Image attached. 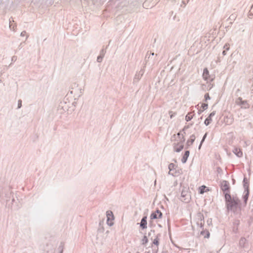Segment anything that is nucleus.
Here are the masks:
<instances>
[{"mask_svg": "<svg viewBox=\"0 0 253 253\" xmlns=\"http://www.w3.org/2000/svg\"><path fill=\"white\" fill-rule=\"evenodd\" d=\"M162 213L159 210L153 212L150 215V219L151 220L159 219L162 217Z\"/></svg>", "mask_w": 253, "mask_h": 253, "instance_id": "6", "label": "nucleus"}, {"mask_svg": "<svg viewBox=\"0 0 253 253\" xmlns=\"http://www.w3.org/2000/svg\"><path fill=\"white\" fill-rule=\"evenodd\" d=\"M211 116H209L205 121V124L206 126L209 125L211 121Z\"/></svg>", "mask_w": 253, "mask_h": 253, "instance_id": "14", "label": "nucleus"}, {"mask_svg": "<svg viewBox=\"0 0 253 253\" xmlns=\"http://www.w3.org/2000/svg\"><path fill=\"white\" fill-rule=\"evenodd\" d=\"M203 78L205 81H207V83L212 82L214 79L213 76H211L210 75L209 71L207 68L204 69Z\"/></svg>", "mask_w": 253, "mask_h": 253, "instance_id": "4", "label": "nucleus"}, {"mask_svg": "<svg viewBox=\"0 0 253 253\" xmlns=\"http://www.w3.org/2000/svg\"><path fill=\"white\" fill-rule=\"evenodd\" d=\"M224 48H225L226 50H228L229 49V44H226L224 46Z\"/></svg>", "mask_w": 253, "mask_h": 253, "instance_id": "17", "label": "nucleus"}, {"mask_svg": "<svg viewBox=\"0 0 253 253\" xmlns=\"http://www.w3.org/2000/svg\"><path fill=\"white\" fill-rule=\"evenodd\" d=\"M197 216L198 220H199L198 221V224L202 226L204 223L203 215L201 213H198L197 214Z\"/></svg>", "mask_w": 253, "mask_h": 253, "instance_id": "8", "label": "nucleus"}, {"mask_svg": "<svg viewBox=\"0 0 253 253\" xmlns=\"http://www.w3.org/2000/svg\"><path fill=\"white\" fill-rule=\"evenodd\" d=\"M208 104L207 103H203L201 105L202 109H200V111H203L205 110H206L208 108Z\"/></svg>", "mask_w": 253, "mask_h": 253, "instance_id": "15", "label": "nucleus"}, {"mask_svg": "<svg viewBox=\"0 0 253 253\" xmlns=\"http://www.w3.org/2000/svg\"><path fill=\"white\" fill-rule=\"evenodd\" d=\"M215 115L214 112H212L210 114L209 116H211V117Z\"/></svg>", "mask_w": 253, "mask_h": 253, "instance_id": "20", "label": "nucleus"}, {"mask_svg": "<svg viewBox=\"0 0 253 253\" xmlns=\"http://www.w3.org/2000/svg\"><path fill=\"white\" fill-rule=\"evenodd\" d=\"M106 216L107 218V224L110 226L112 225L113 224V220L114 219V217L113 212L110 211H107L106 212Z\"/></svg>", "mask_w": 253, "mask_h": 253, "instance_id": "5", "label": "nucleus"}, {"mask_svg": "<svg viewBox=\"0 0 253 253\" xmlns=\"http://www.w3.org/2000/svg\"><path fill=\"white\" fill-rule=\"evenodd\" d=\"M97 60H98V62H100V59L99 58V57H98V58H97Z\"/></svg>", "mask_w": 253, "mask_h": 253, "instance_id": "24", "label": "nucleus"}, {"mask_svg": "<svg viewBox=\"0 0 253 253\" xmlns=\"http://www.w3.org/2000/svg\"><path fill=\"white\" fill-rule=\"evenodd\" d=\"M210 235V233H209V232H208L207 235V236H206V237H207V238H209Z\"/></svg>", "mask_w": 253, "mask_h": 253, "instance_id": "21", "label": "nucleus"}, {"mask_svg": "<svg viewBox=\"0 0 253 253\" xmlns=\"http://www.w3.org/2000/svg\"><path fill=\"white\" fill-rule=\"evenodd\" d=\"M154 243L156 244H158V242L157 241H154Z\"/></svg>", "mask_w": 253, "mask_h": 253, "instance_id": "22", "label": "nucleus"}, {"mask_svg": "<svg viewBox=\"0 0 253 253\" xmlns=\"http://www.w3.org/2000/svg\"><path fill=\"white\" fill-rule=\"evenodd\" d=\"M223 54L224 55H225V54H226V53H225V50H224V51H223Z\"/></svg>", "mask_w": 253, "mask_h": 253, "instance_id": "23", "label": "nucleus"}, {"mask_svg": "<svg viewBox=\"0 0 253 253\" xmlns=\"http://www.w3.org/2000/svg\"><path fill=\"white\" fill-rule=\"evenodd\" d=\"M189 115H190V114H189L188 115H187L186 116V120L187 121H188L190 120V119H191V118L189 116Z\"/></svg>", "mask_w": 253, "mask_h": 253, "instance_id": "18", "label": "nucleus"}, {"mask_svg": "<svg viewBox=\"0 0 253 253\" xmlns=\"http://www.w3.org/2000/svg\"><path fill=\"white\" fill-rule=\"evenodd\" d=\"M146 216L144 217L140 223V226L142 229H146L147 228V220H146Z\"/></svg>", "mask_w": 253, "mask_h": 253, "instance_id": "10", "label": "nucleus"}, {"mask_svg": "<svg viewBox=\"0 0 253 253\" xmlns=\"http://www.w3.org/2000/svg\"><path fill=\"white\" fill-rule=\"evenodd\" d=\"M199 191L200 194H203L205 192L209 191V189L206 186L203 185L199 187Z\"/></svg>", "mask_w": 253, "mask_h": 253, "instance_id": "12", "label": "nucleus"}, {"mask_svg": "<svg viewBox=\"0 0 253 253\" xmlns=\"http://www.w3.org/2000/svg\"><path fill=\"white\" fill-rule=\"evenodd\" d=\"M225 198L227 208L230 210H232L236 208L239 202L237 198H232L230 195L227 193L225 194Z\"/></svg>", "mask_w": 253, "mask_h": 253, "instance_id": "2", "label": "nucleus"}, {"mask_svg": "<svg viewBox=\"0 0 253 253\" xmlns=\"http://www.w3.org/2000/svg\"><path fill=\"white\" fill-rule=\"evenodd\" d=\"M237 103L238 104L241 106V107L244 108H248L250 105L247 101L242 100L241 98H239L237 100Z\"/></svg>", "mask_w": 253, "mask_h": 253, "instance_id": "7", "label": "nucleus"}, {"mask_svg": "<svg viewBox=\"0 0 253 253\" xmlns=\"http://www.w3.org/2000/svg\"><path fill=\"white\" fill-rule=\"evenodd\" d=\"M233 152L239 157H241L243 156V153L241 149L235 148L233 150Z\"/></svg>", "mask_w": 253, "mask_h": 253, "instance_id": "11", "label": "nucleus"}, {"mask_svg": "<svg viewBox=\"0 0 253 253\" xmlns=\"http://www.w3.org/2000/svg\"><path fill=\"white\" fill-rule=\"evenodd\" d=\"M21 105H22V101L21 100H19L18 101V108H20L21 107Z\"/></svg>", "mask_w": 253, "mask_h": 253, "instance_id": "19", "label": "nucleus"}, {"mask_svg": "<svg viewBox=\"0 0 253 253\" xmlns=\"http://www.w3.org/2000/svg\"><path fill=\"white\" fill-rule=\"evenodd\" d=\"M172 140L178 141L174 147L175 151L177 152L181 151L183 148V143L185 141L183 135L179 132L177 134H174L172 137Z\"/></svg>", "mask_w": 253, "mask_h": 253, "instance_id": "1", "label": "nucleus"}, {"mask_svg": "<svg viewBox=\"0 0 253 253\" xmlns=\"http://www.w3.org/2000/svg\"><path fill=\"white\" fill-rule=\"evenodd\" d=\"M177 167L174 164L171 163L169 166V174H170L174 176H177L182 173V170L180 169H178Z\"/></svg>", "mask_w": 253, "mask_h": 253, "instance_id": "3", "label": "nucleus"}, {"mask_svg": "<svg viewBox=\"0 0 253 253\" xmlns=\"http://www.w3.org/2000/svg\"><path fill=\"white\" fill-rule=\"evenodd\" d=\"M205 99L206 100H207L208 99H210V97L209 96V94L208 93H206L205 95Z\"/></svg>", "mask_w": 253, "mask_h": 253, "instance_id": "16", "label": "nucleus"}, {"mask_svg": "<svg viewBox=\"0 0 253 253\" xmlns=\"http://www.w3.org/2000/svg\"><path fill=\"white\" fill-rule=\"evenodd\" d=\"M221 189L224 192L228 191L229 190V186L227 181H223L222 182L221 185Z\"/></svg>", "mask_w": 253, "mask_h": 253, "instance_id": "9", "label": "nucleus"}, {"mask_svg": "<svg viewBox=\"0 0 253 253\" xmlns=\"http://www.w3.org/2000/svg\"><path fill=\"white\" fill-rule=\"evenodd\" d=\"M194 140V138L191 139V143H192Z\"/></svg>", "mask_w": 253, "mask_h": 253, "instance_id": "25", "label": "nucleus"}, {"mask_svg": "<svg viewBox=\"0 0 253 253\" xmlns=\"http://www.w3.org/2000/svg\"><path fill=\"white\" fill-rule=\"evenodd\" d=\"M189 151H186L185 152V154L184 155H183V158L182 159V162L184 163L186 162L187 160V158L188 157H189Z\"/></svg>", "mask_w": 253, "mask_h": 253, "instance_id": "13", "label": "nucleus"}]
</instances>
